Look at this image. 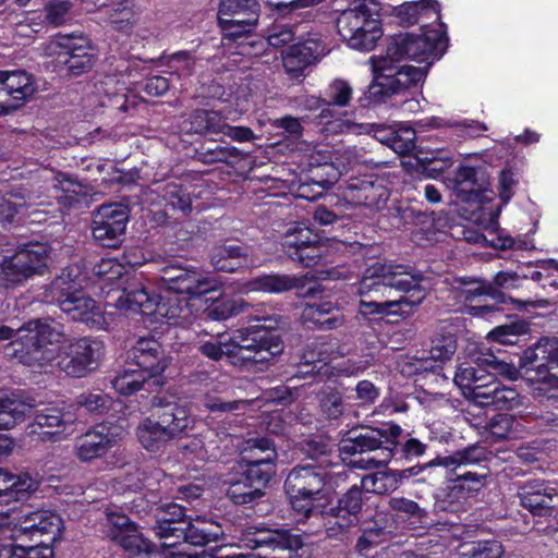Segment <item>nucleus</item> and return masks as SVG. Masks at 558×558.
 <instances>
[{
	"mask_svg": "<svg viewBox=\"0 0 558 558\" xmlns=\"http://www.w3.org/2000/svg\"><path fill=\"white\" fill-rule=\"evenodd\" d=\"M422 280L423 276L410 266L393 262L373 263L360 281V312L363 315L386 314L397 306L421 304L426 296L421 288Z\"/></svg>",
	"mask_w": 558,
	"mask_h": 558,
	"instance_id": "nucleus-1",
	"label": "nucleus"
},
{
	"mask_svg": "<svg viewBox=\"0 0 558 558\" xmlns=\"http://www.w3.org/2000/svg\"><path fill=\"white\" fill-rule=\"evenodd\" d=\"M279 322L276 315L253 316L250 326L238 329L229 341L211 338L202 342L198 349L215 361L227 356L235 366L266 365L283 351L281 339L272 332Z\"/></svg>",
	"mask_w": 558,
	"mask_h": 558,
	"instance_id": "nucleus-2",
	"label": "nucleus"
},
{
	"mask_svg": "<svg viewBox=\"0 0 558 558\" xmlns=\"http://www.w3.org/2000/svg\"><path fill=\"white\" fill-rule=\"evenodd\" d=\"M64 339L63 326L51 318L29 319L17 329L0 327V340H12L10 354L24 365L38 369H45L56 359L54 349L48 345Z\"/></svg>",
	"mask_w": 558,
	"mask_h": 558,
	"instance_id": "nucleus-3",
	"label": "nucleus"
},
{
	"mask_svg": "<svg viewBox=\"0 0 558 558\" xmlns=\"http://www.w3.org/2000/svg\"><path fill=\"white\" fill-rule=\"evenodd\" d=\"M402 428L392 423L384 424L381 427H361L359 430H351L339 444V452L347 456L361 454L368 451L380 450L379 457H372L367 460H354L352 464L361 469H373L386 465L393 454L398 438Z\"/></svg>",
	"mask_w": 558,
	"mask_h": 558,
	"instance_id": "nucleus-4",
	"label": "nucleus"
},
{
	"mask_svg": "<svg viewBox=\"0 0 558 558\" xmlns=\"http://www.w3.org/2000/svg\"><path fill=\"white\" fill-rule=\"evenodd\" d=\"M378 3L374 0H353L337 21L338 33L355 50H373L383 36Z\"/></svg>",
	"mask_w": 558,
	"mask_h": 558,
	"instance_id": "nucleus-5",
	"label": "nucleus"
},
{
	"mask_svg": "<svg viewBox=\"0 0 558 558\" xmlns=\"http://www.w3.org/2000/svg\"><path fill=\"white\" fill-rule=\"evenodd\" d=\"M373 82L368 86V97L375 101L399 94L415 86L425 77V70L412 65H397L399 61L385 56H372L368 59Z\"/></svg>",
	"mask_w": 558,
	"mask_h": 558,
	"instance_id": "nucleus-6",
	"label": "nucleus"
},
{
	"mask_svg": "<svg viewBox=\"0 0 558 558\" xmlns=\"http://www.w3.org/2000/svg\"><path fill=\"white\" fill-rule=\"evenodd\" d=\"M442 25L438 24V28H428L424 25V32L420 35L399 34L391 38L387 46V53L391 60L401 61L403 59L415 60L425 63V74L430 64L439 59L445 50L446 36L441 31Z\"/></svg>",
	"mask_w": 558,
	"mask_h": 558,
	"instance_id": "nucleus-7",
	"label": "nucleus"
},
{
	"mask_svg": "<svg viewBox=\"0 0 558 558\" xmlns=\"http://www.w3.org/2000/svg\"><path fill=\"white\" fill-rule=\"evenodd\" d=\"M245 545L257 549L255 554L233 553L232 545L215 546L206 551L209 558H291L292 551L298 550L302 543L298 536L290 535L286 531L256 532L248 534Z\"/></svg>",
	"mask_w": 558,
	"mask_h": 558,
	"instance_id": "nucleus-8",
	"label": "nucleus"
},
{
	"mask_svg": "<svg viewBox=\"0 0 558 558\" xmlns=\"http://www.w3.org/2000/svg\"><path fill=\"white\" fill-rule=\"evenodd\" d=\"M262 458L244 453L245 469H241L240 476L231 478L227 495L235 504H248L262 496L263 487L274 474L275 454L267 448Z\"/></svg>",
	"mask_w": 558,
	"mask_h": 558,
	"instance_id": "nucleus-9",
	"label": "nucleus"
},
{
	"mask_svg": "<svg viewBox=\"0 0 558 558\" xmlns=\"http://www.w3.org/2000/svg\"><path fill=\"white\" fill-rule=\"evenodd\" d=\"M527 379L535 384V390L554 397L558 391V339H543L522 356Z\"/></svg>",
	"mask_w": 558,
	"mask_h": 558,
	"instance_id": "nucleus-10",
	"label": "nucleus"
},
{
	"mask_svg": "<svg viewBox=\"0 0 558 558\" xmlns=\"http://www.w3.org/2000/svg\"><path fill=\"white\" fill-rule=\"evenodd\" d=\"M50 253V247L46 243L23 245L0 263V283L8 288L43 275L48 267Z\"/></svg>",
	"mask_w": 558,
	"mask_h": 558,
	"instance_id": "nucleus-11",
	"label": "nucleus"
},
{
	"mask_svg": "<svg viewBox=\"0 0 558 558\" xmlns=\"http://www.w3.org/2000/svg\"><path fill=\"white\" fill-rule=\"evenodd\" d=\"M56 359L49 366H56L73 377H84L95 369L104 354L100 341L89 337L74 338L56 351ZM48 365L45 367L47 368Z\"/></svg>",
	"mask_w": 558,
	"mask_h": 558,
	"instance_id": "nucleus-12",
	"label": "nucleus"
},
{
	"mask_svg": "<svg viewBox=\"0 0 558 558\" xmlns=\"http://www.w3.org/2000/svg\"><path fill=\"white\" fill-rule=\"evenodd\" d=\"M45 52L50 57L56 56L73 76L89 71L97 60V49L82 35L58 36L47 44Z\"/></svg>",
	"mask_w": 558,
	"mask_h": 558,
	"instance_id": "nucleus-13",
	"label": "nucleus"
},
{
	"mask_svg": "<svg viewBox=\"0 0 558 558\" xmlns=\"http://www.w3.org/2000/svg\"><path fill=\"white\" fill-rule=\"evenodd\" d=\"M344 352L336 342L318 341L306 348L302 360L305 366H312L311 373L329 377L332 375L354 376L362 373L366 366L361 362L347 360L330 365L333 360L341 357ZM310 373V371H306Z\"/></svg>",
	"mask_w": 558,
	"mask_h": 558,
	"instance_id": "nucleus-14",
	"label": "nucleus"
},
{
	"mask_svg": "<svg viewBox=\"0 0 558 558\" xmlns=\"http://www.w3.org/2000/svg\"><path fill=\"white\" fill-rule=\"evenodd\" d=\"M489 361L485 351H477L459 360L457 365L453 381L463 396L476 404L486 396L485 391L495 379V375L488 371Z\"/></svg>",
	"mask_w": 558,
	"mask_h": 558,
	"instance_id": "nucleus-15",
	"label": "nucleus"
},
{
	"mask_svg": "<svg viewBox=\"0 0 558 558\" xmlns=\"http://www.w3.org/2000/svg\"><path fill=\"white\" fill-rule=\"evenodd\" d=\"M284 253L304 267H313L323 259L327 246L319 236L304 226L296 225L286 231L282 242Z\"/></svg>",
	"mask_w": 558,
	"mask_h": 558,
	"instance_id": "nucleus-16",
	"label": "nucleus"
},
{
	"mask_svg": "<svg viewBox=\"0 0 558 558\" xmlns=\"http://www.w3.org/2000/svg\"><path fill=\"white\" fill-rule=\"evenodd\" d=\"M256 0H221L218 21L227 36L238 37L250 33L258 20Z\"/></svg>",
	"mask_w": 558,
	"mask_h": 558,
	"instance_id": "nucleus-17",
	"label": "nucleus"
},
{
	"mask_svg": "<svg viewBox=\"0 0 558 558\" xmlns=\"http://www.w3.org/2000/svg\"><path fill=\"white\" fill-rule=\"evenodd\" d=\"M129 219L128 208L121 204L100 206L93 219V236L101 245L117 247L122 238Z\"/></svg>",
	"mask_w": 558,
	"mask_h": 558,
	"instance_id": "nucleus-18",
	"label": "nucleus"
},
{
	"mask_svg": "<svg viewBox=\"0 0 558 558\" xmlns=\"http://www.w3.org/2000/svg\"><path fill=\"white\" fill-rule=\"evenodd\" d=\"M124 430L118 426L97 425L75 440L74 454L81 462H90L105 457L123 438Z\"/></svg>",
	"mask_w": 558,
	"mask_h": 558,
	"instance_id": "nucleus-19",
	"label": "nucleus"
},
{
	"mask_svg": "<svg viewBox=\"0 0 558 558\" xmlns=\"http://www.w3.org/2000/svg\"><path fill=\"white\" fill-rule=\"evenodd\" d=\"M162 286L175 293H185L191 298L201 296L216 291L218 282L208 276L177 265L167 266L161 270Z\"/></svg>",
	"mask_w": 558,
	"mask_h": 558,
	"instance_id": "nucleus-20",
	"label": "nucleus"
},
{
	"mask_svg": "<svg viewBox=\"0 0 558 558\" xmlns=\"http://www.w3.org/2000/svg\"><path fill=\"white\" fill-rule=\"evenodd\" d=\"M362 492L361 486L353 485L338 499L337 505L326 512L330 519L324 524L329 537H336L339 532L348 530L357 522L363 506Z\"/></svg>",
	"mask_w": 558,
	"mask_h": 558,
	"instance_id": "nucleus-21",
	"label": "nucleus"
},
{
	"mask_svg": "<svg viewBox=\"0 0 558 558\" xmlns=\"http://www.w3.org/2000/svg\"><path fill=\"white\" fill-rule=\"evenodd\" d=\"M209 260L216 270L226 272L260 265V260L254 255V250L250 245L235 243L215 245L209 252Z\"/></svg>",
	"mask_w": 558,
	"mask_h": 558,
	"instance_id": "nucleus-22",
	"label": "nucleus"
},
{
	"mask_svg": "<svg viewBox=\"0 0 558 558\" xmlns=\"http://www.w3.org/2000/svg\"><path fill=\"white\" fill-rule=\"evenodd\" d=\"M110 523L109 536L125 551L133 556H148L154 551L153 544L144 538L137 526L123 514L111 513L108 515Z\"/></svg>",
	"mask_w": 558,
	"mask_h": 558,
	"instance_id": "nucleus-23",
	"label": "nucleus"
},
{
	"mask_svg": "<svg viewBox=\"0 0 558 558\" xmlns=\"http://www.w3.org/2000/svg\"><path fill=\"white\" fill-rule=\"evenodd\" d=\"M128 361L155 377L156 385L160 384L158 376L163 373L169 363L160 343L154 338H140L129 350Z\"/></svg>",
	"mask_w": 558,
	"mask_h": 558,
	"instance_id": "nucleus-24",
	"label": "nucleus"
},
{
	"mask_svg": "<svg viewBox=\"0 0 558 558\" xmlns=\"http://www.w3.org/2000/svg\"><path fill=\"white\" fill-rule=\"evenodd\" d=\"M59 307L73 320L82 322L92 328L106 329L111 323V314L107 315L85 292L71 300L64 299Z\"/></svg>",
	"mask_w": 558,
	"mask_h": 558,
	"instance_id": "nucleus-25",
	"label": "nucleus"
},
{
	"mask_svg": "<svg viewBox=\"0 0 558 558\" xmlns=\"http://www.w3.org/2000/svg\"><path fill=\"white\" fill-rule=\"evenodd\" d=\"M85 281L78 266H69L45 288L43 300L61 306L64 299L71 300L84 292Z\"/></svg>",
	"mask_w": 558,
	"mask_h": 558,
	"instance_id": "nucleus-26",
	"label": "nucleus"
},
{
	"mask_svg": "<svg viewBox=\"0 0 558 558\" xmlns=\"http://www.w3.org/2000/svg\"><path fill=\"white\" fill-rule=\"evenodd\" d=\"M324 53L325 47L318 39H306L303 43L291 46L283 54V68L291 77H300L305 69Z\"/></svg>",
	"mask_w": 558,
	"mask_h": 558,
	"instance_id": "nucleus-27",
	"label": "nucleus"
},
{
	"mask_svg": "<svg viewBox=\"0 0 558 558\" xmlns=\"http://www.w3.org/2000/svg\"><path fill=\"white\" fill-rule=\"evenodd\" d=\"M328 474L314 465L294 468L286 478L284 489L287 494H310L313 496L325 493V484Z\"/></svg>",
	"mask_w": 558,
	"mask_h": 558,
	"instance_id": "nucleus-28",
	"label": "nucleus"
},
{
	"mask_svg": "<svg viewBox=\"0 0 558 558\" xmlns=\"http://www.w3.org/2000/svg\"><path fill=\"white\" fill-rule=\"evenodd\" d=\"M222 534L219 526L213 529L208 523L195 520L186 521L183 526H180L178 533L174 534L172 541H177V551H189L187 547H205V549L213 548L211 543H216Z\"/></svg>",
	"mask_w": 558,
	"mask_h": 558,
	"instance_id": "nucleus-29",
	"label": "nucleus"
},
{
	"mask_svg": "<svg viewBox=\"0 0 558 558\" xmlns=\"http://www.w3.org/2000/svg\"><path fill=\"white\" fill-rule=\"evenodd\" d=\"M155 534L161 541L163 548L173 549L177 547V541L173 536L185 524L184 508L178 504H165L156 509Z\"/></svg>",
	"mask_w": 558,
	"mask_h": 558,
	"instance_id": "nucleus-30",
	"label": "nucleus"
},
{
	"mask_svg": "<svg viewBox=\"0 0 558 558\" xmlns=\"http://www.w3.org/2000/svg\"><path fill=\"white\" fill-rule=\"evenodd\" d=\"M521 505L533 514L547 515L558 505V493L542 483L524 484L519 490Z\"/></svg>",
	"mask_w": 558,
	"mask_h": 558,
	"instance_id": "nucleus-31",
	"label": "nucleus"
},
{
	"mask_svg": "<svg viewBox=\"0 0 558 558\" xmlns=\"http://www.w3.org/2000/svg\"><path fill=\"white\" fill-rule=\"evenodd\" d=\"M39 191L25 187L12 190L8 195L0 196V226L10 225L14 217L28 209L44 205Z\"/></svg>",
	"mask_w": 558,
	"mask_h": 558,
	"instance_id": "nucleus-32",
	"label": "nucleus"
},
{
	"mask_svg": "<svg viewBox=\"0 0 558 558\" xmlns=\"http://www.w3.org/2000/svg\"><path fill=\"white\" fill-rule=\"evenodd\" d=\"M62 525L61 518L50 510H38L31 512L23 517L21 521L20 534H14V537L29 534L32 539L36 535H47L48 541H54L60 534Z\"/></svg>",
	"mask_w": 558,
	"mask_h": 558,
	"instance_id": "nucleus-33",
	"label": "nucleus"
},
{
	"mask_svg": "<svg viewBox=\"0 0 558 558\" xmlns=\"http://www.w3.org/2000/svg\"><path fill=\"white\" fill-rule=\"evenodd\" d=\"M305 277H296L284 274H265L250 279L242 284L241 291L283 293L293 289L304 288Z\"/></svg>",
	"mask_w": 558,
	"mask_h": 558,
	"instance_id": "nucleus-34",
	"label": "nucleus"
},
{
	"mask_svg": "<svg viewBox=\"0 0 558 558\" xmlns=\"http://www.w3.org/2000/svg\"><path fill=\"white\" fill-rule=\"evenodd\" d=\"M39 480L28 472L12 473L0 468V498L21 500L38 489Z\"/></svg>",
	"mask_w": 558,
	"mask_h": 558,
	"instance_id": "nucleus-35",
	"label": "nucleus"
},
{
	"mask_svg": "<svg viewBox=\"0 0 558 558\" xmlns=\"http://www.w3.org/2000/svg\"><path fill=\"white\" fill-rule=\"evenodd\" d=\"M301 319L325 331L338 329L345 323L344 315L338 311L337 304L330 301L304 305Z\"/></svg>",
	"mask_w": 558,
	"mask_h": 558,
	"instance_id": "nucleus-36",
	"label": "nucleus"
},
{
	"mask_svg": "<svg viewBox=\"0 0 558 558\" xmlns=\"http://www.w3.org/2000/svg\"><path fill=\"white\" fill-rule=\"evenodd\" d=\"M36 90L33 76L24 70L0 71V93H4L19 107Z\"/></svg>",
	"mask_w": 558,
	"mask_h": 558,
	"instance_id": "nucleus-37",
	"label": "nucleus"
},
{
	"mask_svg": "<svg viewBox=\"0 0 558 558\" xmlns=\"http://www.w3.org/2000/svg\"><path fill=\"white\" fill-rule=\"evenodd\" d=\"M158 421L173 438L191 429L194 418L187 402H166L160 404Z\"/></svg>",
	"mask_w": 558,
	"mask_h": 558,
	"instance_id": "nucleus-38",
	"label": "nucleus"
},
{
	"mask_svg": "<svg viewBox=\"0 0 558 558\" xmlns=\"http://www.w3.org/2000/svg\"><path fill=\"white\" fill-rule=\"evenodd\" d=\"M395 14L405 26L439 21L440 17L438 3L429 0L405 2L395 8Z\"/></svg>",
	"mask_w": 558,
	"mask_h": 558,
	"instance_id": "nucleus-39",
	"label": "nucleus"
},
{
	"mask_svg": "<svg viewBox=\"0 0 558 558\" xmlns=\"http://www.w3.org/2000/svg\"><path fill=\"white\" fill-rule=\"evenodd\" d=\"M521 284V278L513 271H499L495 275L493 283H481L476 288L465 289L461 296L465 302H472L475 296L489 295L494 299H500L504 295L496 288L515 289Z\"/></svg>",
	"mask_w": 558,
	"mask_h": 558,
	"instance_id": "nucleus-40",
	"label": "nucleus"
},
{
	"mask_svg": "<svg viewBox=\"0 0 558 558\" xmlns=\"http://www.w3.org/2000/svg\"><path fill=\"white\" fill-rule=\"evenodd\" d=\"M140 444L150 452L162 450L167 444L174 439L162 424L157 420L145 418L136 429Z\"/></svg>",
	"mask_w": 558,
	"mask_h": 558,
	"instance_id": "nucleus-41",
	"label": "nucleus"
},
{
	"mask_svg": "<svg viewBox=\"0 0 558 558\" xmlns=\"http://www.w3.org/2000/svg\"><path fill=\"white\" fill-rule=\"evenodd\" d=\"M114 305L121 311L146 315L154 313L159 306L158 299L150 295L144 287L132 291H123L116 299Z\"/></svg>",
	"mask_w": 558,
	"mask_h": 558,
	"instance_id": "nucleus-42",
	"label": "nucleus"
},
{
	"mask_svg": "<svg viewBox=\"0 0 558 558\" xmlns=\"http://www.w3.org/2000/svg\"><path fill=\"white\" fill-rule=\"evenodd\" d=\"M73 422L72 415L65 414L57 407H46L35 412V422L31 433H37L38 428H48L45 435H56L63 432Z\"/></svg>",
	"mask_w": 558,
	"mask_h": 558,
	"instance_id": "nucleus-43",
	"label": "nucleus"
},
{
	"mask_svg": "<svg viewBox=\"0 0 558 558\" xmlns=\"http://www.w3.org/2000/svg\"><path fill=\"white\" fill-rule=\"evenodd\" d=\"M291 508L299 515L298 520H306L311 517L325 519L323 508L326 505V493L313 496L310 494H288Z\"/></svg>",
	"mask_w": 558,
	"mask_h": 558,
	"instance_id": "nucleus-44",
	"label": "nucleus"
},
{
	"mask_svg": "<svg viewBox=\"0 0 558 558\" xmlns=\"http://www.w3.org/2000/svg\"><path fill=\"white\" fill-rule=\"evenodd\" d=\"M487 397H482L478 405H494L497 409L509 410L521 404L520 395L514 388L501 387L495 379L485 391Z\"/></svg>",
	"mask_w": 558,
	"mask_h": 558,
	"instance_id": "nucleus-45",
	"label": "nucleus"
},
{
	"mask_svg": "<svg viewBox=\"0 0 558 558\" xmlns=\"http://www.w3.org/2000/svg\"><path fill=\"white\" fill-rule=\"evenodd\" d=\"M228 117L216 110H196L191 114V130L197 134H221Z\"/></svg>",
	"mask_w": 558,
	"mask_h": 558,
	"instance_id": "nucleus-46",
	"label": "nucleus"
},
{
	"mask_svg": "<svg viewBox=\"0 0 558 558\" xmlns=\"http://www.w3.org/2000/svg\"><path fill=\"white\" fill-rule=\"evenodd\" d=\"M487 459V450L482 446H469L458 450L447 457H438L427 465H441L445 468H456L461 465L477 464Z\"/></svg>",
	"mask_w": 558,
	"mask_h": 558,
	"instance_id": "nucleus-47",
	"label": "nucleus"
},
{
	"mask_svg": "<svg viewBox=\"0 0 558 558\" xmlns=\"http://www.w3.org/2000/svg\"><path fill=\"white\" fill-rule=\"evenodd\" d=\"M33 405L0 395V429H10L32 413Z\"/></svg>",
	"mask_w": 558,
	"mask_h": 558,
	"instance_id": "nucleus-48",
	"label": "nucleus"
},
{
	"mask_svg": "<svg viewBox=\"0 0 558 558\" xmlns=\"http://www.w3.org/2000/svg\"><path fill=\"white\" fill-rule=\"evenodd\" d=\"M150 379L156 378L128 361V367L116 376L112 386L121 395H131L140 390L145 383L148 384Z\"/></svg>",
	"mask_w": 558,
	"mask_h": 558,
	"instance_id": "nucleus-49",
	"label": "nucleus"
},
{
	"mask_svg": "<svg viewBox=\"0 0 558 558\" xmlns=\"http://www.w3.org/2000/svg\"><path fill=\"white\" fill-rule=\"evenodd\" d=\"M360 486L363 492L373 494H386L399 487L397 475L391 470L365 475Z\"/></svg>",
	"mask_w": 558,
	"mask_h": 558,
	"instance_id": "nucleus-50",
	"label": "nucleus"
},
{
	"mask_svg": "<svg viewBox=\"0 0 558 558\" xmlns=\"http://www.w3.org/2000/svg\"><path fill=\"white\" fill-rule=\"evenodd\" d=\"M108 16L116 29L128 31L135 21L132 1L123 0L112 3L108 10Z\"/></svg>",
	"mask_w": 558,
	"mask_h": 558,
	"instance_id": "nucleus-51",
	"label": "nucleus"
},
{
	"mask_svg": "<svg viewBox=\"0 0 558 558\" xmlns=\"http://www.w3.org/2000/svg\"><path fill=\"white\" fill-rule=\"evenodd\" d=\"M54 197L65 206H72L87 196V191L82 184L66 178L60 180L58 186L54 185Z\"/></svg>",
	"mask_w": 558,
	"mask_h": 558,
	"instance_id": "nucleus-52",
	"label": "nucleus"
},
{
	"mask_svg": "<svg viewBox=\"0 0 558 558\" xmlns=\"http://www.w3.org/2000/svg\"><path fill=\"white\" fill-rule=\"evenodd\" d=\"M485 481V474L466 472L464 474L458 475L453 481L449 496L456 497L464 494L476 493L484 487Z\"/></svg>",
	"mask_w": 558,
	"mask_h": 558,
	"instance_id": "nucleus-53",
	"label": "nucleus"
},
{
	"mask_svg": "<svg viewBox=\"0 0 558 558\" xmlns=\"http://www.w3.org/2000/svg\"><path fill=\"white\" fill-rule=\"evenodd\" d=\"M302 450L310 459L318 462L315 465L317 469L323 470L326 465L332 463L331 446L323 440L310 439L304 442Z\"/></svg>",
	"mask_w": 558,
	"mask_h": 558,
	"instance_id": "nucleus-54",
	"label": "nucleus"
},
{
	"mask_svg": "<svg viewBox=\"0 0 558 558\" xmlns=\"http://www.w3.org/2000/svg\"><path fill=\"white\" fill-rule=\"evenodd\" d=\"M319 403L323 413L329 418H339L344 412L342 395L335 389L323 391Z\"/></svg>",
	"mask_w": 558,
	"mask_h": 558,
	"instance_id": "nucleus-55",
	"label": "nucleus"
},
{
	"mask_svg": "<svg viewBox=\"0 0 558 558\" xmlns=\"http://www.w3.org/2000/svg\"><path fill=\"white\" fill-rule=\"evenodd\" d=\"M77 404L90 413L101 414L109 410L111 399L100 391L84 392L77 397Z\"/></svg>",
	"mask_w": 558,
	"mask_h": 558,
	"instance_id": "nucleus-56",
	"label": "nucleus"
},
{
	"mask_svg": "<svg viewBox=\"0 0 558 558\" xmlns=\"http://www.w3.org/2000/svg\"><path fill=\"white\" fill-rule=\"evenodd\" d=\"M250 305L242 299L223 301L207 310V317L213 320H226L232 315L244 312Z\"/></svg>",
	"mask_w": 558,
	"mask_h": 558,
	"instance_id": "nucleus-57",
	"label": "nucleus"
},
{
	"mask_svg": "<svg viewBox=\"0 0 558 558\" xmlns=\"http://www.w3.org/2000/svg\"><path fill=\"white\" fill-rule=\"evenodd\" d=\"M95 275L99 278L101 284H112L116 280H119L123 274V267L117 260L107 258L101 259L94 267Z\"/></svg>",
	"mask_w": 558,
	"mask_h": 558,
	"instance_id": "nucleus-58",
	"label": "nucleus"
},
{
	"mask_svg": "<svg viewBox=\"0 0 558 558\" xmlns=\"http://www.w3.org/2000/svg\"><path fill=\"white\" fill-rule=\"evenodd\" d=\"M514 420L509 414H497L487 423V430L494 440L506 439L513 430Z\"/></svg>",
	"mask_w": 558,
	"mask_h": 558,
	"instance_id": "nucleus-59",
	"label": "nucleus"
},
{
	"mask_svg": "<svg viewBox=\"0 0 558 558\" xmlns=\"http://www.w3.org/2000/svg\"><path fill=\"white\" fill-rule=\"evenodd\" d=\"M199 156L205 163L228 162L230 158H239L241 151L234 146H217L202 151Z\"/></svg>",
	"mask_w": 558,
	"mask_h": 558,
	"instance_id": "nucleus-60",
	"label": "nucleus"
},
{
	"mask_svg": "<svg viewBox=\"0 0 558 558\" xmlns=\"http://www.w3.org/2000/svg\"><path fill=\"white\" fill-rule=\"evenodd\" d=\"M390 148L399 154H409L415 146V131L412 128L393 130Z\"/></svg>",
	"mask_w": 558,
	"mask_h": 558,
	"instance_id": "nucleus-61",
	"label": "nucleus"
},
{
	"mask_svg": "<svg viewBox=\"0 0 558 558\" xmlns=\"http://www.w3.org/2000/svg\"><path fill=\"white\" fill-rule=\"evenodd\" d=\"M486 359L493 360L487 363L488 371L494 372L509 380H517L519 378V369L513 363L505 362L498 359L490 350H486Z\"/></svg>",
	"mask_w": 558,
	"mask_h": 558,
	"instance_id": "nucleus-62",
	"label": "nucleus"
},
{
	"mask_svg": "<svg viewBox=\"0 0 558 558\" xmlns=\"http://www.w3.org/2000/svg\"><path fill=\"white\" fill-rule=\"evenodd\" d=\"M328 95L332 105L345 107L352 98V87L347 81L335 80L329 85Z\"/></svg>",
	"mask_w": 558,
	"mask_h": 558,
	"instance_id": "nucleus-63",
	"label": "nucleus"
},
{
	"mask_svg": "<svg viewBox=\"0 0 558 558\" xmlns=\"http://www.w3.org/2000/svg\"><path fill=\"white\" fill-rule=\"evenodd\" d=\"M502 553L500 543L497 541H490L478 543L465 554L469 558H499Z\"/></svg>",
	"mask_w": 558,
	"mask_h": 558,
	"instance_id": "nucleus-64",
	"label": "nucleus"
}]
</instances>
